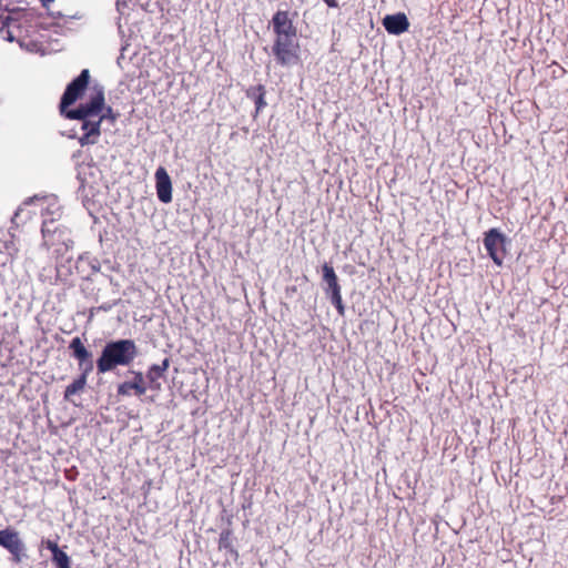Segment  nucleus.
<instances>
[{
	"label": "nucleus",
	"mask_w": 568,
	"mask_h": 568,
	"mask_svg": "<svg viewBox=\"0 0 568 568\" xmlns=\"http://www.w3.org/2000/svg\"><path fill=\"white\" fill-rule=\"evenodd\" d=\"M329 298H331L332 304L335 306L337 313L341 316H344V314H345V306H344V303H343L342 293L331 295Z\"/></svg>",
	"instance_id": "22"
},
{
	"label": "nucleus",
	"mask_w": 568,
	"mask_h": 568,
	"mask_svg": "<svg viewBox=\"0 0 568 568\" xmlns=\"http://www.w3.org/2000/svg\"><path fill=\"white\" fill-rule=\"evenodd\" d=\"M53 2V0H41V3L44 6V7H49V4Z\"/></svg>",
	"instance_id": "24"
},
{
	"label": "nucleus",
	"mask_w": 568,
	"mask_h": 568,
	"mask_svg": "<svg viewBox=\"0 0 568 568\" xmlns=\"http://www.w3.org/2000/svg\"><path fill=\"white\" fill-rule=\"evenodd\" d=\"M323 281L327 284L326 293L331 295L342 293L337 275L332 265L325 263L323 265Z\"/></svg>",
	"instance_id": "16"
},
{
	"label": "nucleus",
	"mask_w": 568,
	"mask_h": 568,
	"mask_svg": "<svg viewBox=\"0 0 568 568\" xmlns=\"http://www.w3.org/2000/svg\"><path fill=\"white\" fill-rule=\"evenodd\" d=\"M265 87L257 84L246 90V97L255 103V116L266 106Z\"/></svg>",
	"instance_id": "17"
},
{
	"label": "nucleus",
	"mask_w": 568,
	"mask_h": 568,
	"mask_svg": "<svg viewBox=\"0 0 568 568\" xmlns=\"http://www.w3.org/2000/svg\"><path fill=\"white\" fill-rule=\"evenodd\" d=\"M98 121H100V124L103 120H110L111 122H114L118 118V114L114 113L113 109L109 105L103 104V109L101 113L98 115Z\"/></svg>",
	"instance_id": "21"
},
{
	"label": "nucleus",
	"mask_w": 568,
	"mask_h": 568,
	"mask_svg": "<svg viewBox=\"0 0 568 568\" xmlns=\"http://www.w3.org/2000/svg\"><path fill=\"white\" fill-rule=\"evenodd\" d=\"M0 546L8 549L14 556L16 561H20L23 545L17 531L10 529L0 530Z\"/></svg>",
	"instance_id": "13"
},
{
	"label": "nucleus",
	"mask_w": 568,
	"mask_h": 568,
	"mask_svg": "<svg viewBox=\"0 0 568 568\" xmlns=\"http://www.w3.org/2000/svg\"><path fill=\"white\" fill-rule=\"evenodd\" d=\"M484 246L497 266H501L506 256V236L498 229H490L484 234Z\"/></svg>",
	"instance_id": "7"
},
{
	"label": "nucleus",
	"mask_w": 568,
	"mask_h": 568,
	"mask_svg": "<svg viewBox=\"0 0 568 568\" xmlns=\"http://www.w3.org/2000/svg\"><path fill=\"white\" fill-rule=\"evenodd\" d=\"M45 547L51 551V559L57 568H71L70 557L59 548L55 541L47 540Z\"/></svg>",
	"instance_id": "15"
},
{
	"label": "nucleus",
	"mask_w": 568,
	"mask_h": 568,
	"mask_svg": "<svg viewBox=\"0 0 568 568\" xmlns=\"http://www.w3.org/2000/svg\"><path fill=\"white\" fill-rule=\"evenodd\" d=\"M41 234L43 246L52 250L55 256L64 255L73 245L70 230L54 219L43 220Z\"/></svg>",
	"instance_id": "3"
},
{
	"label": "nucleus",
	"mask_w": 568,
	"mask_h": 568,
	"mask_svg": "<svg viewBox=\"0 0 568 568\" xmlns=\"http://www.w3.org/2000/svg\"><path fill=\"white\" fill-rule=\"evenodd\" d=\"M272 52L277 64L282 67L297 64L301 59V47L297 37L275 38Z\"/></svg>",
	"instance_id": "5"
},
{
	"label": "nucleus",
	"mask_w": 568,
	"mask_h": 568,
	"mask_svg": "<svg viewBox=\"0 0 568 568\" xmlns=\"http://www.w3.org/2000/svg\"><path fill=\"white\" fill-rule=\"evenodd\" d=\"M69 349L72 352V357L78 362V367L82 375L89 376L93 368V355L84 346L80 337H74L69 344Z\"/></svg>",
	"instance_id": "8"
},
{
	"label": "nucleus",
	"mask_w": 568,
	"mask_h": 568,
	"mask_svg": "<svg viewBox=\"0 0 568 568\" xmlns=\"http://www.w3.org/2000/svg\"><path fill=\"white\" fill-rule=\"evenodd\" d=\"M383 26L389 34L399 36L409 29V21L404 12L387 14L383 19Z\"/></svg>",
	"instance_id": "12"
},
{
	"label": "nucleus",
	"mask_w": 568,
	"mask_h": 568,
	"mask_svg": "<svg viewBox=\"0 0 568 568\" xmlns=\"http://www.w3.org/2000/svg\"><path fill=\"white\" fill-rule=\"evenodd\" d=\"M88 376L82 374L79 375L70 385L67 386L64 390V399H70L71 396L84 389L87 385Z\"/></svg>",
	"instance_id": "19"
},
{
	"label": "nucleus",
	"mask_w": 568,
	"mask_h": 568,
	"mask_svg": "<svg viewBox=\"0 0 568 568\" xmlns=\"http://www.w3.org/2000/svg\"><path fill=\"white\" fill-rule=\"evenodd\" d=\"M138 356V347L133 339L111 341L103 347L97 361L99 374L113 371L118 366H129Z\"/></svg>",
	"instance_id": "1"
},
{
	"label": "nucleus",
	"mask_w": 568,
	"mask_h": 568,
	"mask_svg": "<svg viewBox=\"0 0 568 568\" xmlns=\"http://www.w3.org/2000/svg\"><path fill=\"white\" fill-rule=\"evenodd\" d=\"M104 104V90L100 85L93 87V92L90 95V99L85 103H81L77 109L69 110L63 114L67 119L70 120H81L82 131L91 132V130H95L97 134H101V125L100 121L90 120L92 116H97L101 113Z\"/></svg>",
	"instance_id": "2"
},
{
	"label": "nucleus",
	"mask_w": 568,
	"mask_h": 568,
	"mask_svg": "<svg viewBox=\"0 0 568 568\" xmlns=\"http://www.w3.org/2000/svg\"><path fill=\"white\" fill-rule=\"evenodd\" d=\"M272 28L275 38L297 37V29L294 26L288 11L278 10L272 18Z\"/></svg>",
	"instance_id": "9"
},
{
	"label": "nucleus",
	"mask_w": 568,
	"mask_h": 568,
	"mask_svg": "<svg viewBox=\"0 0 568 568\" xmlns=\"http://www.w3.org/2000/svg\"><path fill=\"white\" fill-rule=\"evenodd\" d=\"M89 82L90 71L83 69L81 73L67 85L59 106L62 114H65V112L69 111L68 108L84 94Z\"/></svg>",
	"instance_id": "6"
},
{
	"label": "nucleus",
	"mask_w": 568,
	"mask_h": 568,
	"mask_svg": "<svg viewBox=\"0 0 568 568\" xmlns=\"http://www.w3.org/2000/svg\"><path fill=\"white\" fill-rule=\"evenodd\" d=\"M3 9L7 10V6L2 4V1L0 0V11Z\"/></svg>",
	"instance_id": "25"
},
{
	"label": "nucleus",
	"mask_w": 568,
	"mask_h": 568,
	"mask_svg": "<svg viewBox=\"0 0 568 568\" xmlns=\"http://www.w3.org/2000/svg\"><path fill=\"white\" fill-rule=\"evenodd\" d=\"M38 17L28 10L14 12L6 18L8 40L21 39L23 36H30L37 27Z\"/></svg>",
	"instance_id": "4"
},
{
	"label": "nucleus",
	"mask_w": 568,
	"mask_h": 568,
	"mask_svg": "<svg viewBox=\"0 0 568 568\" xmlns=\"http://www.w3.org/2000/svg\"><path fill=\"white\" fill-rule=\"evenodd\" d=\"M170 366L169 358H164L161 364H153L149 367L146 372V379L149 382V388L152 390H160L162 385L160 379L164 377L165 372Z\"/></svg>",
	"instance_id": "14"
},
{
	"label": "nucleus",
	"mask_w": 568,
	"mask_h": 568,
	"mask_svg": "<svg viewBox=\"0 0 568 568\" xmlns=\"http://www.w3.org/2000/svg\"><path fill=\"white\" fill-rule=\"evenodd\" d=\"M327 7L329 8H337L338 7V3H337V0H323Z\"/></svg>",
	"instance_id": "23"
},
{
	"label": "nucleus",
	"mask_w": 568,
	"mask_h": 568,
	"mask_svg": "<svg viewBox=\"0 0 568 568\" xmlns=\"http://www.w3.org/2000/svg\"><path fill=\"white\" fill-rule=\"evenodd\" d=\"M154 176L158 199L162 203H170L172 201V181L165 168L159 166Z\"/></svg>",
	"instance_id": "11"
},
{
	"label": "nucleus",
	"mask_w": 568,
	"mask_h": 568,
	"mask_svg": "<svg viewBox=\"0 0 568 568\" xmlns=\"http://www.w3.org/2000/svg\"><path fill=\"white\" fill-rule=\"evenodd\" d=\"M100 135L101 134H97V131L93 129V130H91V132L83 133V135L80 136L78 139V141L81 146L95 144L98 142V139L100 138Z\"/></svg>",
	"instance_id": "20"
},
{
	"label": "nucleus",
	"mask_w": 568,
	"mask_h": 568,
	"mask_svg": "<svg viewBox=\"0 0 568 568\" xmlns=\"http://www.w3.org/2000/svg\"><path fill=\"white\" fill-rule=\"evenodd\" d=\"M133 379L120 383L116 387V395L119 397H126L134 394L138 397L143 396L148 386L145 385V378L142 372H132Z\"/></svg>",
	"instance_id": "10"
},
{
	"label": "nucleus",
	"mask_w": 568,
	"mask_h": 568,
	"mask_svg": "<svg viewBox=\"0 0 568 568\" xmlns=\"http://www.w3.org/2000/svg\"><path fill=\"white\" fill-rule=\"evenodd\" d=\"M232 538H233V531L231 529L222 530L220 534V537H219V549L220 550L225 549L230 554L237 557V550L233 546Z\"/></svg>",
	"instance_id": "18"
}]
</instances>
